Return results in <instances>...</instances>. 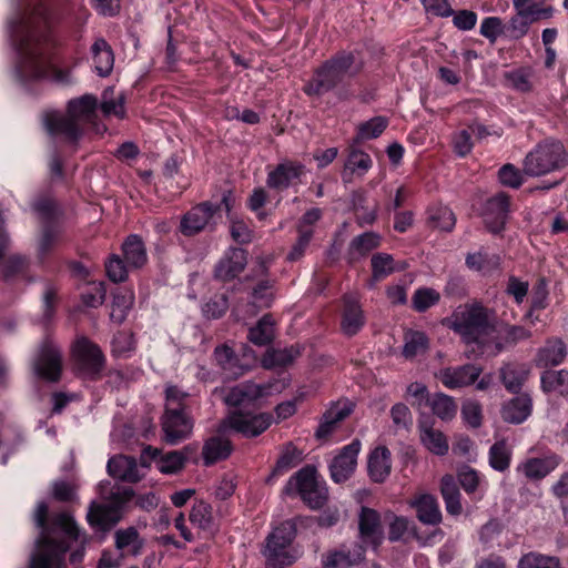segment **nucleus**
Instances as JSON below:
<instances>
[{
  "mask_svg": "<svg viewBox=\"0 0 568 568\" xmlns=\"http://www.w3.org/2000/svg\"><path fill=\"white\" fill-rule=\"evenodd\" d=\"M8 27L12 41L20 51L17 74L22 83L44 79L59 84L72 82L70 70L59 69L51 62L49 20L41 0H23L9 20Z\"/></svg>",
  "mask_w": 568,
  "mask_h": 568,
  "instance_id": "1",
  "label": "nucleus"
},
{
  "mask_svg": "<svg viewBox=\"0 0 568 568\" xmlns=\"http://www.w3.org/2000/svg\"><path fill=\"white\" fill-rule=\"evenodd\" d=\"M48 505L39 501L33 513L40 538L29 568H63L70 542L79 538L78 527L69 514H58L48 524Z\"/></svg>",
  "mask_w": 568,
  "mask_h": 568,
  "instance_id": "2",
  "label": "nucleus"
},
{
  "mask_svg": "<svg viewBox=\"0 0 568 568\" xmlns=\"http://www.w3.org/2000/svg\"><path fill=\"white\" fill-rule=\"evenodd\" d=\"M443 325L460 336L466 344L484 347L496 332L497 316L494 310L479 302L459 305Z\"/></svg>",
  "mask_w": 568,
  "mask_h": 568,
  "instance_id": "3",
  "label": "nucleus"
},
{
  "mask_svg": "<svg viewBox=\"0 0 568 568\" xmlns=\"http://www.w3.org/2000/svg\"><path fill=\"white\" fill-rule=\"evenodd\" d=\"M97 105V99L91 94L71 100L65 114L58 111L47 112L44 126L51 135L75 142L81 136L84 124L94 121Z\"/></svg>",
  "mask_w": 568,
  "mask_h": 568,
  "instance_id": "4",
  "label": "nucleus"
},
{
  "mask_svg": "<svg viewBox=\"0 0 568 568\" xmlns=\"http://www.w3.org/2000/svg\"><path fill=\"white\" fill-rule=\"evenodd\" d=\"M359 70L361 65L355 63L352 52H341L320 65L303 90L310 97H321L337 88L347 77L357 74Z\"/></svg>",
  "mask_w": 568,
  "mask_h": 568,
  "instance_id": "5",
  "label": "nucleus"
},
{
  "mask_svg": "<svg viewBox=\"0 0 568 568\" xmlns=\"http://www.w3.org/2000/svg\"><path fill=\"white\" fill-rule=\"evenodd\" d=\"M568 164V152L559 140H547L536 145L524 160V172L540 176L560 170Z\"/></svg>",
  "mask_w": 568,
  "mask_h": 568,
  "instance_id": "6",
  "label": "nucleus"
},
{
  "mask_svg": "<svg viewBox=\"0 0 568 568\" xmlns=\"http://www.w3.org/2000/svg\"><path fill=\"white\" fill-rule=\"evenodd\" d=\"M284 493L286 495L297 493L313 509L323 507L327 500L325 483L318 479L315 468L311 466L303 467L292 476L284 487Z\"/></svg>",
  "mask_w": 568,
  "mask_h": 568,
  "instance_id": "7",
  "label": "nucleus"
},
{
  "mask_svg": "<svg viewBox=\"0 0 568 568\" xmlns=\"http://www.w3.org/2000/svg\"><path fill=\"white\" fill-rule=\"evenodd\" d=\"M295 525L286 520L268 535L264 556L272 565H291L300 557V551L291 548L295 537Z\"/></svg>",
  "mask_w": 568,
  "mask_h": 568,
  "instance_id": "8",
  "label": "nucleus"
},
{
  "mask_svg": "<svg viewBox=\"0 0 568 568\" xmlns=\"http://www.w3.org/2000/svg\"><path fill=\"white\" fill-rule=\"evenodd\" d=\"M273 423L270 413H252L236 409L220 424L219 432L224 433L229 428L245 437H256L265 432Z\"/></svg>",
  "mask_w": 568,
  "mask_h": 568,
  "instance_id": "9",
  "label": "nucleus"
},
{
  "mask_svg": "<svg viewBox=\"0 0 568 568\" xmlns=\"http://www.w3.org/2000/svg\"><path fill=\"white\" fill-rule=\"evenodd\" d=\"M220 211V205H213L211 202H203L192 207L185 213L180 223V231L185 236H192L207 226L215 224V214Z\"/></svg>",
  "mask_w": 568,
  "mask_h": 568,
  "instance_id": "10",
  "label": "nucleus"
},
{
  "mask_svg": "<svg viewBox=\"0 0 568 568\" xmlns=\"http://www.w3.org/2000/svg\"><path fill=\"white\" fill-rule=\"evenodd\" d=\"M34 374L50 382H57L61 374V352L51 342L44 341L33 361Z\"/></svg>",
  "mask_w": 568,
  "mask_h": 568,
  "instance_id": "11",
  "label": "nucleus"
},
{
  "mask_svg": "<svg viewBox=\"0 0 568 568\" xmlns=\"http://www.w3.org/2000/svg\"><path fill=\"white\" fill-rule=\"evenodd\" d=\"M365 555V547L357 542L342 544L329 549L322 559L323 568H351L358 565Z\"/></svg>",
  "mask_w": 568,
  "mask_h": 568,
  "instance_id": "12",
  "label": "nucleus"
},
{
  "mask_svg": "<svg viewBox=\"0 0 568 568\" xmlns=\"http://www.w3.org/2000/svg\"><path fill=\"white\" fill-rule=\"evenodd\" d=\"M162 430L164 442L176 445L187 438L193 429V420L186 412H168L162 416Z\"/></svg>",
  "mask_w": 568,
  "mask_h": 568,
  "instance_id": "13",
  "label": "nucleus"
},
{
  "mask_svg": "<svg viewBox=\"0 0 568 568\" xmlns=\"http://www.w3.org/2000/svg\"><path fill=\"white\" fill-rule=\"evenodd\" d=\"M361 450V442L355 439L344 446L329 464L331 477L335 483H344L354 473L357 466V457Z\"/></svg>",
  "mask_w": 568,
  "mask_h": 568,
  "instance_id": "14",
  "label": "nucleus"
},
{
  "mask_svg": "<svg viewBox=\"0 0 568 568\" xmlns=\"http://www.w3.org/2000/svg\"><path fill=\"white\" fill-rule=\"evenodd\" d=\"M481 367L466 364L457 367L442 368L435 373V377L449 389L466 387L475 383L480 376Z\"/></svg>",
  "mask_w": 568,
  "mask_h": 568,
  "instance_id": "15",
  "label": "nucleus"
},
{
  "mask_svg": "<svg viewBox=\"0 0 568 568\" xmlns=\"http://www.w3.org/2000/svg\"><path fill=\"white\" fill-rule=\"evenodd\" d=\"M246 264V252L239 247H230L216 263L214 277L222 282H230L244 271Z\"/></svg>",
  "mask_w": 568,
  "mask_h": 568,
  "instance_id": "16",
  "label": "nucleus"
},
{
  "mask_svg": "<svg viewBox=\"0 0 568 568\" xmlns=\"http://www.w3.org/2000/svg\"><path fill=\"white\" fill-rule=\"evenodd\" d=\"M361 545L376 549L384 539L379 514L368 507H363L358 519Z\"/></svg>",
  "mask_w": 568,
  "mask_h": 568,
  "instance_id": "17",
  "label": "nucleus"
},
{
  "mask_svg": "<svg viewBox=\"0 0 568 568\" xmlns=\"http://www.w3.org/2000/svg\"><path fill=\"white\" fill-rule=\"evenodd\" d=\"M73 355L79 367L89 375L98 374L104 364V356L98 345L87 338L77 341Z\"/></svg>",
  "mask_w": 568,
  "mask_h": 568,
  "instance_id": "18",
  "label": "nucleus"
},
{
  "mask_svg": "<svg viewBox=\"0 0 568 568\" xmlns=\"http://www.w3.org/2000/svg\"><path fill=\"white\" fill-rule=\"evenodd\" d=\"M214 356L219 366L230 378H237L243 375L250 367L248 362L255 358L252 351L245 349L243 359H240L234 351L227 345L216 347Z\"/></svg>",
  "mask_w": 568,
  "mask_h": 568,
  "instance_id": "19",
  "label": "nucleus"
},
{
  "mask_svg": "<svg viewBox=\"0 0 568 568\" xmlns=\"http://www.w3.org/2000/svg\"><path fill=\"white\" fill-rule=\"evenodd\" d=\"M268 389V386L253 382L241 383L226 393L224 402L226 405L234 407L248 406L266 396L270 393Z\"/></svg>",
  "mask_w": 568,
  "mask_h": 568,
  "instance_id": "20",
  "label": "nucleus"
},
{
  "mask_svg": "<svg viewBox=\"0 0 568 568\" xmlns=\"http://www.w3.org/2000/svg\"><path fill=\"white\" fill-rule=\"evenodd\" d=\"M304 172L305 166L302 163L285 161L268 172L266 184L271 189L282 191L293 185Z\"/></svg>",
  "mask_w": 568,
  "mask_h": 568,
  "instance_id": "21",
  "label": "nucleus"
},
{
  "mask_svg": "<svg viewBox=\"0 0 568 568\" xmlns=\"http://www.w3.org/2000/svg\"><path fill=\"white\" fill-rule=\"evenodd\" d=\"M509 206V197L498 193L486 202L484 222L491 233H499L505 225Z\"/></svg>",
  "mask_w": 568,
  "mask_h": 568,
  "instance_id": "22",
  "label": "nucleus"
},
{
  "mask_svg": "<svg viewBox=\"0 0 568 568\" xmlns=\"http://www.w3.org/2000/svg\"><path fill=\"white\" fill-rule=\"evenodd\" d=\"M560 464V457L551 454L542 458H528L521 462L516 471L530 480H540L554 471Z\"/></svg>",
  "mask_w": 568,
  "mask_h": 568,
  "instance_id": "23",
  "label": "nucleus"
},
{
  "mask_svg": "<svg viewBox=\"0 0 568 568\" xmlns=\"http://www.w3.org/2000/svg\"><path fill=\"white\" fill-rule=\"evenodd\" d=\"M365 324V316L357 298L352 295L344 297V310L341 328L344 334L353 336L357 334Z\"/></svg>",
  "mask_w": 568,
  "mask_h": 568,
  "instance_id": "24",
  "label": "nucleus"
},
{
  "mask_svg": "<svg viewBox=\"0 0 568 568\" xmlns=\"http://www.w3.org/2000/svg\"><path fill=\"white\" fill-rule=\"evenodd\" d=\"M352 412L347 403L333 404L322 416L315 432L317 439H326L337 427L338 423L345 419Z\"/></svg>",
  "mask_w": 568,
  "mask_h": 568,
  "instance_id": "25",
  "label": "nucleus"
},
{
  "mask_svg": "<svg viewBox=\"0 0 568 568\" xmlns=\"http://www.w3.org/2000/svg\"><path fill=\"white\" fill-rule=\"evenodd\" d=\"M372 278L368 283L369 287H374L379 282L395 272L403 271L405 263L396 262L393 255L388 253H376L371 258Z\"/></svg>",
  "mask_w": 568,
  "mask_h": 568,
  "instance_id": "26",
  "label": "nucleus"
},
{
  "mask_svg": "<svg viewBox=\"0 0 568 568\" xmlns=\"http://www.w3.org/2000/svg\"><path fill=\"white\" fill-rule=\"evenodd\" d=\"M108 473L110 476L123 481L136 483L141 479L135 459L123 455L109 459Z\"/></svg>",
  "mask_w": 568,
  "mask_h": 568,
  "instance_id": "27",
  "label": "nucleus"
},
{
  "mask_svg": "<svg viewBox=\"0 0 568 568\" xmlns=\"http://www.w3.org/2000/svg\"><path fill=\"white\" fill-rule=\"evenodd\" d=\"M382 237L375 232H365L355 236L347 250L348 260L354 263L365 257L369 252L381 245Z\"/></svg>",
  "mask_w": 568,
  "mask_h": 568,
  "instance_id": "28",
  "label": "nucleus"
},
{
  "mask_svg": "<svg viewBox=\"0 0 568 568\" xmlns=\"http://www.w3.org/2000/svg\"><path fill=\"white\" fill-rule=\"evenodd\" d=\"M94 69L100 77H108L114 65V54L110 44L103 39L98 38L91 47Z\"/></svg>",
  "mask_w": 568,
  "mask_h": 568,
  "instance_id": "29",
  "label": "nucleus"
},
{
  "mask_svg": "<svg viewBox=\"0 0 568 568\" xmlns=\"http://www.w3.org/2000/svg\"><path fill=\"white\" fill-rule=\"evenodd\" d=\"M152 457L156 468L162 474H174L178 473L184 466L186 460L185 455L182 452H170L161 454L156 448L148 447L144 450Z\"/></svg>",
  "mask_w": 568,
  "mask_h": 568,
  "instance_id": "30",
  "label": "nucleus"
},
{
  "mask_svg": "<svg viewBox=\"0 0 568 568\" xmlns=\"http://www.w3.org/2000/svg\"><path fill=\"white\" fill-rule=\"evenodd\" d=\"M368 473L376 483H382L390 473V452L386 447L375 448L368 459Z\"/></svg>",
  "mask_w": 568,
  "mask_h": 568,
  "instance_id": "31",
  "label": "nucleus"
},
{
  "mask_svg": "<svg viewBox=\"0 0 568 568\" xmlns=\"http://www.w3.org/2000/svg\"><path fill=\"white\" fill-rule=\"evenodd\" d=\"M566 355L567 348L562 341L552 338L539 349L536 363L540 367L557 366L564 362Z\"/></svg>",
  "mask_w": 568,
  "mask_h": 568,
  "instance_id": "32",
  "label": "nucleus"
},
{
  "mask_svg": "<svg viewBox=\"0 0 568 568\" xmlns=\"http://www.w3.org/2000/svg\"><path fill=\"white\" fill-rule=\"evenodd\" d=\"M120 519L119 507L114 505H92L88 513V520L92 526L101 529H108L115 525Z\"/></svg>",
  "mask_w": 568,
  "mask_h": 568,
  "instance_id": "33",
  "label": "nucleus"
},
{
  "mask_svg": "<svg viewBox=\"0 0 568 568\" xmlns=\"http://www.w3.org/2000/svg\"><path fill=\"white\" fill-rule=\"evenodd\" d=\"M530 412L531 399L527 395H521L505 404L501 414L506 422L520 424L530 415Z\"/></svg>",
  "mask_w": 568,
  "mask_h": 568,
  "instance_id": "34",
  "label": "nucleus"
},
{
  "mask_svg": "<svg viewBox=\"0 0 568 568\" xmlns=\"http://www.w3.org/2000/svg\"><path fill=\"white\" fill-rule=\"evenodd\" d=\"M419 429L420 440L430 453L443 456L448 452V442L440 430L435 429L425 422L420 423Z\"/></svg>",
  "mask_w": 568,
  "mask_h": 568,
  "instance_id": "35",
  "label": "nucleus"
},
{
  "mask_svg": "<svg viewBox=\"0 0 568 568\" xmlns=\"http://www.w3.org/2000/svg\"><path fill=\"white\" fill-rule=\"evenodd\" d=\"M122 252L125 258V262L134 268L142 267L148 261V254L142 240L132 234L128 236V239L122 244Z\"/></svg>",
  "mask_w": 568,
  "mask_h": 568,
  "instance_id": "36",
  "label": "nucleus"
},
{
  "mask_svg": "<svg viewBox=\"0 0 568 568\" xmlns=\"http://www.w3.org/2000/svg\"><path fill=\"white\" fill-rule=\"evenodd\" d=\"M413 506L416 508L417 518L422 523L436 525L442 520V513L433 496L422 495L413 503Z\"/></svg>",
  "mask_w": 568,
  "mask_h": 568,
  "instance_id": "37",
  "label": "nucleus"
},
{
  "mask_svg": "<svg viewBox=\"0 0 568 568\" xmlns=\"http://www.w3.org/2000/svg\"><path fill=\"white\" fill-rule=\"evenodd\" d=\"M300 356V348L295 346L285 348H270L262 358L265 368L285 367L292 364Z\"/></svg>",
  "mask_w": 568,
  "mask_h": 568,
  "instance_id": "38",
  "label": "nucleus"
},
{
  "mask_svg": "<svg viewBox=\"0 0 568 568\" xmlns=\"http://www.w3.org/2000/svg\"><path fill=\"white\" fill-rule=\"evenodd\" d=\"M232 452L231 443L220 436L207 439L203 446V459L205 465H212L220 459L226 458Z\"/></svg>",
  "mask_w": 568,
  "mask_h": 568,
  "instance_id": "39",
  "label": "nucleus"
},
{
  "mask_svg": "<svg viewBox=\"0 0 568 568\" xmlns=\"http://www.w3.org/2000/svg\"><path fill=\"white\" fill-rule=\"evenodd\" d=\"M134 303V293L130 288H118L113 296L111 320L115 323H122Z\"/></svg>",
  "mask_w": 568,
  "mask_h": 568,
  "instance_id": "40",
  "label": "nucleus"
},
{
  "mask_svg": "<svg viewBox=\"0 0 568 568\" xmlns=\"http://www.w3.org/2000/svg\"><path fill=\"white\" fill-rule=\"evenodd\" d=\"M440 491L446 510L452 515H459L462 513L460 493L452 475H445L442 478Z\"/></svg>",
  "mask_w": 568,
  "mask_h": 568,
  "instance_id": "41",
  "label": "nucleus"
},
{
  "mask_svg": "<svg viewBox=\"0 0 568 568\" xmlns=\"http://www.w3.org/2000/svg\"><path fill=\"white\" fill-rule=\"evenodd\" d=\"M302 452L297 449L293 444H286L276 462V465L268 477V481L277 476H281L294 468L302 462Z\"/></svg>",
  "mask_w": 568,
  "mask_h": 568,
  "instance_id": "42",
  "label": "nucleus"
},
{
  "mask_svg": "<svg viewBox=\"0 0 568 568\" xmlns=\"http://www.w3.org/2000/svg\"><path fill=\"white\" fill-rule=\"evenodd\" d=\"M429 347V339L419 331H407L404 335L403 355L412 359L424 354Z\"/></svg>",
  "mask_w": 568,
  "mask_h": 568,
  "instance_id": "43",
  "label": "nucleus"
},
{
  "mask_svg": "<svg viewBox=\"0 0 568 568\" xmlns=\"http://www.w3.org/2000/svg\"><path fill=\"white\" fill-rule=\"evenodd\" d=\"M274 324L271 315H264L257 324L250 329L248 339L257 346L268 345L275 336Z\"/></svg>",
  "mask_w": 568,
  "mask_h": 568,
  "instance_id": "44",
  "label": "nucleus"
},
{
  "mask_svg": "<svg viewBox=\"0 0 568 568\" xmlns=\"http://www.w3.org/2000/svg\"><path fill=\"white\" fill-rule=\"evenodd\" d=\"M541 387L544 392L568 394V371H546L541 375Z\"/></svg>",
  "mask_w": 568,
  "mask_h": 568,
  "instance_id": "45",
  "label": "nucleus"
},
{
  "mask_svg": "<svg viewBox=\"0 0 568 568\" xmlns=\"http://www.w3.org/2000/svg\"><path fill=\"white\" fill-rule=\"evenodd\" d=\"M428 222L435 229L450 232L456 224V217L448 206L434 205L428 210Z\"/></svg>",
  "mask_w": 568,
  "mask_h": 568,
  "instance_id": "46",
  "label": "nucleus"
},
{
  "mask_svg": "<svg viewBox=\"0 0 568 568\" xmlns=\"http://www.w3.org/2000/svg\"><path fill=\"white\" fill-rule=\"evenodd\" d=\"M125 99L122 93L114 95V89L108 88L102 93L101 111L105 116L114 115L119 119H123L125 115L124 108Z\"/></svg>",
  "mask_w": 568,
  "mask_h": 568,
  "instance_id": "47",
  "label": "nucleus"
},
{
  "mask_svg": "<svg viewBox=\"0 0 568 568\" xmlns=\"http://www.w3.org/2000/svg\"><path fill=\"white\" fill-rule=\"evenodd\" d=\"M357 144L358 143H354L353 141L349 146V153L345 162V171L364 175L372 168L373 162L366 152L355 148Z\"/></svg>",
  "mask_w": 568,
  "mask_h": 568,
  "instance_id": "48",
  "label": "nucleus"
},
{
  "mask_svg": "<svg viewBox=\"0 0 568 568\" xmlns=\"http://www.w3.org/2000/svg\"><path fill=\"white\" fill-rule=\"evenodd\" d=\"M388 121L384 116H375L357 126V133L354 143L378 138L387 128Z\"/></svg>",
  "mask_w": 568,
  "mask_h": 568,
  "instance_id": "49",
  "label": "nucleus"
},
{
  "mask_svg": "<svg viewBox=\"0 0 568 568\" xmlns=\"http://www.w3.org/2000/svg\"><path fill=\"white\" fill-rule=\"evenodd\" d=\"M433 413L443 420H450L457 412V405L453 397L437 393L428 402Z\"/></svg>",
  "mask_w": 568,
  "mask_h": 568,
  "instance_id": "50",
  "label": "nucleus"
},
{
  "mask_svg": "<svg viewBox=\"0 0 568 568\" xmlns=\"http://www.w3.org/2000/svg\"><path fill=\"white\" fill-rule=\"evenodd\" d=\"M190 520L194 526L210 534L214 531L212 507L204 501H199L193 505L190 513Z\"/></svg>",
  "mask_w": 568,
  "mask_h": 568,
  "instance_id": "51",
  "label": "nucleus"
},
{
  "mask_svg": "<svg viewBox=\"0 0 568 568\" xmlns=\"http://www.w3.org/2000/svg\"><path fill=\"white\" fill-rule=\"evenodd\" d=\"M529 369L526 366L507 365L501 369L505 387L510 392H518L527 379Z\"/></svg>",
  "mask_w": 568,
  "mask_h": 568,
  "instance_id": "52",
  "label": "nucleus"
},
{
  "mask_svg": "<svg viewBox=\"0 0 568 568\" xmlns=\"http://www.w3.org/2000/svg\"><path fill=\"white\" fill-rule=\"evenodd\" d=\"M511 460V450L505 440L495 443L489 449V465L498 471H505Z\"/></svg>",
  "mask_w": 568,
  "mask_h": 568,
  "instance_id": "53",
  "label": "nucleus"
},
{
  "mask_svg": "<svg viewBox=\"0 0 568 568\" xmlns=\"http://www.w3.org/2000/svg\"><path fill=\"white\" fill-rule=\"evenodd\" d=\"M518 568H561L559 559L537 552L524 555L518 561Z\"/></svg>",
  "mask_w": 568,
  "mask_h": 568,
  "instance_id": "54",
  "label": "nucleus"
},
{
  "mask_svg": "<svg viewBox=\"0 0 568 568\" xmlns=\"http://www.w3.org/2000/svg\"><path fill=\"white\" fill-rule=\"evenodd\" d=\"M251 302L257 308H267L274 301L273 283L268 280L260 282L252 292Z\"/></svg>",
  "mask_w": 568,
  "mask_h": 568,
  "instance_id": "55",
  "label": "nucleus"
},
{
  "mask_svg": "<svg viewBox=\"0 0 568 568\" xmlns=\"http://www.w3.org/2000/svg\"><path fill=\"white\" fill-rule=\"evenodd\" d=\"M439 298H440V295L437 291H435L434 288L425 287V288H418L414 293L412 303H413V307L417 312H425L430 306L438 303Z\"/></svg>",
  "mask_w": 568,
  "mask_h": 568,
  "instance_id": "56",
  "label": "nucleus"
},
{
  "mask_svg": "<svg viewBox=\"0 0 568 568\" xmlns=\"http://www.w3.org/2000/svg\"><path fill=\"white\" fill-rule=\"evenodd\" d=\"M189 394L179 387L168 385L165 388V410L168 412H185V400Z\"/></svg>",
  "mask_w": 568,
  "mask_h": 568,
  "instance_id": "57",
  "label": "nucleus"
},
{
  "mask_svg": "<svg viewBox=\"0 0 568 568\" xmlns=\"http://www.w3.org/2000/svg\"><path fill=\"white\" fill-rule=\"evenodd\" d=\"M531 75L532 71L530 69H518L507 73L506 77L514 89L528 92L532 89Z\"/></svg>",
  "mask_w": 568,
  "mask_h": 568,
  "instance_id": "58",
  "label": "nucleus"
},
{
  "mask_svg": "<svg viewBox=\"0 0 568 568\" xmlns=\"http://www.w3.org/2000/svg\"><path fill=\"white\" fill-rule=\"evenodd\" d=\"M138 539L139 535L134 528L119 530L115 534L116 548L120 550H125L128 552H135L138 548Z\"/></svg>",
  "mask_w": 568,
  "mask_h": 568,
  "instance_id": "59",
  "label": "nucleus"
},
{
  "mask_svg": "<svg viewBox=\"0 0 568 568\" xmlns=\"http://www.w3.org/2000/svg\"><path fill=\"white\" fill-rule=\"evenodd\" d=\"M106 275L112 282H123L128 277L124 262L118 255H112L105 264Z\"/></svg>",
  "mask_w": 568,
  "mask_h": 568,
  "instance_id": "60",
  "label": "nucleus"
},
{
  "mask_svg": "<svg viewBox=\"0 0 568 568\" xmlns=\"http://www.w3.org/2000/svg\"><path fill=\"white\" fill-rule=\"evenodd\" d=\"M503 33V21L498 17H487L481 21L480 34L488 39L491 43L495 42Z\"/></svg>",
  "mask_w": 568,
  "mask_h": 568,
  "instance_id": "61",
  "label": "nucleus"
},
{
  "mask_svg": "<svg viewBox=\"0 0 568 568\" xmlns=\"http://www.w3.org/2000/svg\"><path fill=\"white\" fill-rule=\"evenodd\" d=\"M313 236L312 229H300L298 239L296 243L293 245L292 250L287 255V260L294 262L300 260L304 253L306 247L308 246L311 239Z\"/></svg>",
  "mask_w": 568,
  "mask_h": 568,
  "instance_id": "62",
  "label": "nucleus"
},
{
  "mask_svg": "<svg viewBox=\"0 0 568 568\" xmlns=\"http://www.w3.org/2000/svg\"><path fill=\"white\" fill-rule=\"evenodd\" d=\"M230 232L232 239L241 244L250 243L253 240L252 230L242 220L231 217Z\"/></svg>",
  "mask_w": 568,
  "mask_h": 568,
  "instance_id": "63",
  "label": "nucleus"
},
{
  "mask_svg": "<svg viewBox=\"0 0 568 568\" xmlns=\"http://www.w3.org/2000/svg\"><path fill=\"white\" fill-rule=\"evenodd\" d=\"M552 14L554 8L551 6L545 7L541 3L532 1L528 9L525 10L523 18L532 23L538 20L549 19Z\"/></svg>",
  "mask_w": 568,
  "mask_h": 568,
  "instance_id": "64",
  "label": "nucleus"
}]
</instances>
